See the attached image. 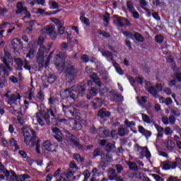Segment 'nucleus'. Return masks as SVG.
<instances>
[{
    "label": "nucleus",
    "instance_id": "nucleus-1",
    "mask_svg": "<svg viewBox=\"0 0 181 181\" xmlns=\"http://www.w3.org/2000/svg\"><path fill=\"white\" fill-rule=\"evenodd\" d=\"M56 114H57V107L56 106H51L49 108L47 109V112L42 113V117L48 127L52 124L50 122V115L52 117V121L55 122V123H53L54 125H56L57 122H59V124H66V122H67L66 119L60 117H62L61 115L56 117Z\"/></svg>",
    "mask_w": 181,
    "mask_h": 181
},
{
    "label": "nucleus",
    "instance_id": "nucleus-2",
    "mask_svg": "<svg viewBox=\"0 0 181 181\" xmlns=\"http://www.w3.org/2000/svg\"><path fill=\"white\" fill-rule=\"evenodd\" d=\"M12 60V55L8 51H4V57L2 59L4 64H0V69L6 74L9 76V71H12V67H11V61Z\"/></svg>",
    "mask_w": 181,
    "mask_h": 181
},
{
    "label": "nucleus",
    "instance_id": "nucleus-3",
    "mask_svg": "<svg viewBox=\"0 0 181 181\" xmlns=\"http://www.w3.org/2000/svg\"><path fill=\"white\" fill-rule=\"evenodd\" d=\"M67 57V54L65 52L62 54H58L54 59V63L57 69H64L66 64V58Z\"/></svg>",
    "mask_w": 181,
    "mask_h": 181
},
{
    "label": "nucleus",
    "instance_id": "nucleus-4",
    "mask_svg": "<svg viewBox=\"0 0 181 181\" xmlns=\"http://www.w3.org/2000/svg\"><path fill=\"white\" fill-rule=\"evenodd\" d=\"M61 97L62 100H73L76 101V90L71 88H66L61 93Z\"/></svg>",
    "mask_w": 181,
    "mask_h": 181
},
{
    "label": "nucleus",
    "instance_id": "nucleus-5",
    "mask_svg": "<svg viewBox=\"0 0 181 181\" xmlns=\"http://www.w3.org/2000/svg\"><path fill=\"white\" fill-rule=\"evenodd\" d=\"M62 111L69 117H78V110L69 105H62Z\"/></svg>",
    "mask_w": 181,
    "mask_h": 181
},
{
    "label": "nucleus",
    "instance_id": "nucleus-6",
    "mask_svg": "<svg viewBox=\"0 0 181 181\" xmlns=\"http://www.w3.org/2000/svg\"><path fill=\"white\" fill-rule=\"evenodd\" d=\"M69 136L67 137L69 141L76 146L78 149V151H84V146H83V144H80V139L78 137L76 136L74 134H70V132L68 133Z\"/></svg>",
    "mask_w": 181,
    "mask_h": 181
},
{
    "label": "nucleus",
    "instance_id": "nucleus-7",
    "mask_svg": "<svg viewBox=\"0 0 181 181\" xmlns=\"http://www.w3.org/2000/svg\"><path fill=\"white\" fill-rule=\"evenodd\" d=\"M113 18H117L113 20V23L117 26H119V28H124V26H125L122 21H127L126 26H129V25H131L129 20L125 19L124 17H119L117 15H115Z\"/></svg>",
    "mask_w": 181,
    "mask_h": 181
},
{
    "label": "nucleus",
    "instance_id": "nucleus-8",
    "mask_svg": "<svg viewBox=\"0 0 181 181\" xmlns=\"http://www.w3.org/2000/svg\"><path fill=\"white\" fill-rule=\"evenodd\" d=\"M87 88V86L84 83H78L74 91L75 94H77L78 97H83L86 95V90Z\"/></svg>",
    "mask_w": 181,
    "mask_h": 181
},
{
    "label": "nucleus",
    "instance_id": "nucleus-9",
    "mask_svg": "<svg viewBox=\"0 0 181 181\" xmlns=\"http://www.w3.org/2000/svg\"><path fill=\"white\" fill-rule=\"evenodd\" d=\"M101 88H98L95 87H92L90 90H89V93L86 94V98L87 100H91L93 97H95L98 93H100V95H104V92H101Z\"/></svg>",
    "mask_w": 181,
    "mask_h": 181
},
{
    "label": "nucleus",
    "instance_id": "nucleus-10",
    "mask_svg": "<svg viewBox=\"0 0 181 181\" xmlns=\"http://www.w3.org/2000/svg\"><path fill=\"white\" fill-rule=\"evenodd\" d=\"M128 179H129L131 181H135V179H140L141 180H143L145 177V175L144 173H141L139 171L137 172H133V173H129L127 174Z\"/></svg>",
    "mask_w": 181,
    "mask_h": 181
},
{
    "label": "nucleus",
    "instance_id": "nucleus-11",
    "mask_svg": "<svg viewBox=\"0 0 181 181\" xmlns=\"http://www.w3.org/2000/svg\"><path fill=\"white\" fill-rule=\"evenodd\" d=\"M97 115L101 119H107L111 117V112L103 107L98 111Z\"/></svg>",
    "mask_w": 181,
    "mask_h": 181
},
{
    "label": "nucleus",
    "instance_id": "nucleus-12",
    "mask_svg": "<svg viewBox=\"0 0 181 181\" xmlns=\"http://www.w3.org/2000/svg\"><path fill=\"white\" fill-rule=\"evenodd\" d=\"M21 98H22V95H21V94L18 93L16 95L15 93H13L6 101V103L8 105H13V104H16V101H18V100H21Z\"/></svg>",
    "mask_w": 181,
    "mask_h": 181
},
{
    "label": "nucleus",
    "instance_id": "nucleus-13",
    "mask_svg": "<svg viewBox=\"0 0 181 181\" xmlns=\"http://www.w3.org/2000/svg\"><path fill=\"white\" fill-rule=\"evenodd\" d=\"M43 146L48 152H57V149L55 148V146L49 141H45Z\"/></svg>",
    "mask_w": 181,
    "mask_h": 181
},
{
    "label": "nucleus",
    "instance_id": "nucleus-14",
    "mask_svg": "<svg viewBox=\"0 0 181 181\" xmlns=\"http://www.w3.org/2000/svg\"><path fill=\"white\" fill-rule=\"evenodd\" d=\"M14 63L17 66V67H16V70L18 71H22V70H23L24 62L22 58H14Z\"/></svg>",
    "mask_w": 181,
    "mask_h": 181
},
{
    "label": "nucleus",
    "instance_id": "nucleus-15",
    "mask_svg": "<svg viewBox=\"0 0 181 181\" xmlns=\"http://www.w3.org/2000/svg\"><path fill=\"white\" fill-rule=\"evenodd\" d=\"M66 77H70L71 78L74 77L76 73V66L71 65V66L66 67L65 70Z\"/></svg>",
    "mask_w": 181,
    "mask_h": 181
},
{
    "label": "nucleus",
    "instance_id": "nucleus-16",
    "mask_svg": "<svg viewBox=\"0 0 181 181\" xmlns=\"http://www.w3.org/2000/svg\"><path fill=\"white\" fill-rule=\"evenodd\" d=\"M51 49H52L51 45H48V49H46V47H44L43 45H40L38 49L37 54H42L43 56H45V53H49Z\"/></svg>",
    "mask_w": 181,
    "mask_h": 181
},
{
    "label": "nucleus",
    "instance_id": "nucleus-17",
    "mask_svg": "<svg viewBox=\"0 0 181 181\" xmlns=\"http://www.w3.org/2000/svg\"><path fill=\"white\" fill-rule=\"evenodd\" d=\"M9 143L11 146L14 147V152H17V151H19V149H21L19 145H18V141L15 140V138H11L9 140Z\"/></svg>",
    "mask_w": 181,
    "mask_h": 181
},
{
    "label": "nucleus",
    "instance_id": "nucleus-18",
    "mask_svg": "<svg viewBox=\"0 0 181 181\" xmlns=\"http://www.w3.org/2000/svg\"><path fill=\"white\" fill-rule=\"evenodd\" d=\"M127 165L129 166V170H134L135 172H138V170H139V168L136 165V163L127 161Z\"/></svg>",
    "mask_w": 181,
    "mask_h": 181
},
{
    "label": "nucleus",
    "instance_id": "nucleus-19",
    "mask_svg": "<svg viewBox=\"0 0 181 181\" xmlns=\"http://www.w3.org/2000/svg\"><path fill=\"white\" fill-rule=\"evenodd\" d=\"M175 146H176V144H175V141H173V140L168 139L167 141L166 148L168 151H170V152H172Z\"/></svg>",
    "mask_w": 181,
    "mask_h": 181
},
{
    "label": "nucleus",
    "instance_id": "nucleus-20",
    "mask_svg": "<svg viewBox=\"0 0 181 181\" xmlns=\"http://www.w3.org/2000/svg\"><path fill=\"white\" fill-rule=\"evenodd\" d=\"M90 78L93 81H88V86H92L94 81L100 80V77H98V74H97V73H92L90 75Z\"/></svg>",
    "mask_w": 181,
    "mask_h": 181
},
{
    "label": "nucleus",
    "instance_id": "nucleus-21",
    "mask_svg": "<svg viewBox=\"0 0 181 181\" xmlns=\"http://www.w3.org/2000/svg\"><path fill=\"white\" fill-rule=\"evenodd\" d=\"M105 151L107 153H111V152H114L115 151V144L112 143H107L105 146Z\"/></svg>",
    "mask_w": 181,
    "mask_h": 181
},
{
    "label": "nucleus",
    "instance_id": "nucleus-22",
    "mask_svg": "<svg viewBox=\"0 0 181 181\" xmlns=\"http://www.w3.org/2000/svg\"><path fill=\"white\" fill-rule=\"evenodd\" d=\"M36 119L39 125L41 127H45V122L43 121V119H42V112H38L36 113Z\"/></svg>",
    "mask_w": 181,
    "mask_h": 181
},
{
    "label": "nucleus",
    "instance_id": "nucleus-23",
    "mask_svg": "<svg viewBox=\"0 0 181 181\" xmlns=\"http://www.w3.org/2000/svg\"><path fill=\"white\" fill-rule=\"evenodd\" d=\"M134 39L136 42H139L140 43H144V42H145V37L138 32L134 33Z\"/></svg>",
    "mask_w": 181,
    "mask_h": 181
},
{
    "label": "nucleus",
    "instance_id": "nucleus-24",
    "mask_svg": "<svg viewBox=\"0 0 181 181\" xmlns=\"http://www.w3.org/2000/svg\"><path fill=\"white\" fill-rule=\"evenodd\" d=\"M8 83V81L6 80V74H4L0 78V88H4V87H6V83Z\"/></svg>",
    "mask_w": 181,
    "mask_h": 181
},
{
    "label": "nucleus",
    "instance_id": "nucleus-25",
    "mask_svg": "<svg viewBox=\"0 0 181 181\" xmlns=\"http://www.w3.org/2000/svg\"><path fill=\"white\" fill-rule=\"evenodd\" d=\"M35 141L34 139H32V135H25L24 136V144L27 145V146H29L30 142L32 145V142Z\"/></svg>",
    "mask_w": 181,
    "mask_h": 181
},
{
    "label": "nucleus",
    "instance_id": "nucleus-26",
    "mask_svg": "<svg viewBox=\"0 0 181 181\" xmlns=\"http://www.w3.org/2000/svg\"><path fill=\"white\" fill-rule=\"evenodd\" d=\"M99 134L100 135H102L103 138H107V136H110V131L103 127L99 128Z\"/></svg>",
    "mask_w": 181,
    "mask_h": 181
},
{
    "label": "nucleus",
    "instance_id": "nucleus-27",
    "mask_svg": "<svg viewBox=\"0 0 181 181\" xmlns=\"http://www.w3.org/2000/svg\"><path fill=\"white\" fill-rule=\"evenodd\" d=\"M32 146H35V150L37 153H40V140L37 139L36 141H32Z\"/></svg>",
    "mask_w": 181,
    "mask_h": 181
},
{
    "label": "nucleus",
    "instance_id": "nucleus-28",
    "mask_svg": "<svg viewBox=\"0 0 181 181\" xmlns=\"http://www.w3.org/2000/svg\"><path fill=\"white\" fill-rule=\"evenodd\" d=\"M57 103H59V99H57V98H54L53 96H51L49 99H48V104H49V108L52 106L54 107L55 104H57Z\"/></svg>",
    "mask_w": 181,
    "mask_h": 181
},
{
    "label": "nucleus",
    "instance_id": "nucleus-29",
    "mask_svg": "<svg viewBox=\"0 0 181 181\" xmlns=\"http://www.w3.org/2000/svg\"><path fill=\"white\" fill-rule=\"evenodd\" d=\"M109 173L113 175L112 176V178L111 177H110V180H113V179H117V177H118V174H117V170H115V168H110Z\"/></svg>",
    "mask_w": 181,
    "mask_h": 181
},
{
    "label": "nucleus",
    "instance_id": "nucleus-30",
    "mask_svg": "<svg viewBox=\"0 0 181 181\" xmlns=\"http://www.w3.org/2000/svg\"><path fill=\"white\" fill-rule=\"evenodd\" d=\"M118 135L120 136H126V135H128V132L125 129L124 127H119L117 129Z\"/></svg>",
    "mask_w": 181,
    "mask_h": 181
},
{
    "label": "nucleus",
    "instance_id": "nucleus-31",
    "mask_svg": "<svg viewBox=\"0 0 181 181\" xmlns=\"http://www.w3.org/2000/svg\"><path fill=\"white\" fill-rule=\"evenodd\" d=\"M56 80H57V76H56V75L49 74V76L47 77V82L49 83V84H53Z\"/></svg>",
    "mask_w": 181,
    "mask_h": 181
},
{
    "label": "nucleus",
    "instance_id": "nucleus-32",
    "mask_svg": "<svg viewBox=\"0 0 181 181\" xmlns=\"http://www.w3.org/2000/svg\"><path fill=\"white\" fill-rule=\"evenodd\" d=\"M81 128H82L81 123L80 122H78L77 120H75L74 122L73 130L74 131H80V129H81Z\"/></svg>",
    "mask_w": 181,
    "mask_h": 181
},
{
    "label": "nucleus",
    "instance_id": "nucleus-33",
    "mask_svg": "<svg viewBox=\"0 0 181 181\" xmlns=\"http://www.w3.org/2000/svg\"><path fill=\"white\" fill-rule=\"evenodd\" d=\"M148 92L149 93V94L153 95L154 97L155 95H158V90H156L155 86H149Z\"/></svg>",
    "mask_w": 181,
    "mask_h": 181
},
{
    "label": "nucleus",
    "instance_id": "nucleus-34",
    "mask_svg": "<svg viewBox=\"0 0 181 181\" xmlns=\"http://www.w3.org/2000/svg\"><path fill=\"white\" fill-rule=\"evenodd\" d=\"M36 59L38 64H43L45 62V55H42V54H37Z\"/></svg>",
    "mask_w": 181,
    "mask_h": 181
},
{
    "label": "nucleus",
    "instance_id": "nucleus-35",
    "mask_svg": "<svg viewBox=\"0 0 181 181\" xmlns=\"http://www.w3.org/2000/svg\"><path fill=\"white\" fill-rule=\"evenodd\" d=\"M112 52L108 50L102 52V56H104L106 59H111V60H112Z\"/></svg>",
    "mask_w": 181,
    "mask_h": 181
},
{
    "label": "nucleus",
    "instance_id": "nucleus-36",
    "mask_svg": "<svg viewBox=\"0 0 181 181\" xmlns=\"http://www.w3.org/2000/svg\"><path fill=\"white\" fill-rule=\"evenodd\" d=\"M163 170H170V161L165 160L163 163Z\"/></svg>",
    "mask_w": 181,
    "mask_h": 181
},
{
    "label": "nucleus",
    "instance_id": "nucleus-37",
    "mask_svg": "<svg viewBox=\"0 0 181 181\" xmlns=\"http://www.w3.org/2000/svg\"><path fill=\"white\" fill-rule=\"evenodd\" d=\"M124 125L127 127V128H131V127H135L136 125V122H135V121H132L130 122L128 119H126L124 121Z\"/></svg>",
    "mask_w": 181,
    "mask_h": 181
},
{
    "label": "nucleus",
    "instance_id": "nucleus-38",
    "mask_svg": "<svg viewBox=\"0 0 181 181\" xmlns=\"http://www.w3.org/2000/svg\"><path fill=\"white\" fill-rule=\"evenodd\" d=\"M74 159H75V160H77V162H80L81 163H83V162H84V158L81 157V156L78 153L74 154Z\"/></svg>",
    "mask_w": 181,
    "mask_h": 181
},
{
    "label": "nucleus",
    "instance_id": "nucleus-39",
    "mask_svg": "<svg viewBox=\"0 0 181 181\" xmlns=\"http://www.w3.org/2000/svg\"><path fill=\"white\" fill-rule=\"evenodd\" d=\"M170 112L171 114V117H175L176 118H179V117H180V112L177 113V110L173 108H170Z\"/></svg>",
    "mask_w": 181,
    "mask_h": 181
},
{
    "label": "nucleus",
    "instance_id": "nucleus-40",
    "mask_svg": "<svg viewBox=\"0 0 181 181\" xmlns=\"http://www.w3.org/2000/svg\"><path fill=\"white\" fill-rule=\"evenodd\" d=\"M98 35H100L103 36V37H111V35L110 34V33H107L106 31H103L100 29H99L98 30Z\"/></svg>",
    "mask_w": 181,
    "mask_h": 181
},
{
    "label": "nucleus",
    "instance_id": "nucleus-41",
    "mask_svg": "<svg viewBox=\"0 0 181 181\" xmlns=\"http://www.w3.org/2000/svg\"><path fill=\"white\" fill-rule=\"evenodd\" d=\"M141 117L144 122H146V124H151V117H149L148 115L142 113Z\"/></svg>",
    "mask_w": 181,
    "mask_h": 181
},
{
    "label": "nucleus",
    "instance_id": "nucleus-42",
    "mask_svg": "<svg viewBox=\"0 0 181 181\" xmlns=\"http://www.w3.org/2000/svg\"><path fill=\"white\" fill-rule=\"evenodd\" d=\"M97 156H103V151L100 148H96L93 151V158H97Z\"/></svg>",
    "mask_w": 181,
    "mask_h": 181
},
{
    "label": "nucleus",
    "instance_id": "nucleus-43",
    "mask_svg": "<svg viewBox=\"0 0 181 181\" xmlns=\"http://www.w3.org/2000/svg\"><path fill=\"white\" fill-rule=\"evenodd\" d=\"M123 35L127 37H129V39H132V40L135 39V34H132V33L129 31H124Z\"/></svg>",
    "mask_w": 181,
    "mask_h": 181
},
{
    "label": "nucleus",
    "instance_id": "nucleus-44",
    "mask_svg": "<svg viewBox=\"0 0 181 181\" xmlns=\"http://www.w3.org/2000/svg\"><path fill=\"white\" fill-rule=\"evenodd\" d=\"M127 5L129 12H134L135 11V7H134V4H132V1H127Z\"/></svg>",
    "mask_w": 181,
    "mask_h": 181
},
{
    "label": "nucleus",
    "instance_id": "nucleus-45",
    "mask_svg": "<svg viewBox=\"0 0 181 181\" xmlns=\"http://www.w3.org/2000/svg\"><path fill=\"white\" fill-rule=\"evenodd\" d=\"M23 68L25 69V70H28V71H30L32 70V66H30V64L29 62V61H28V59H25V62H24V64H23Z\"/></svg>",
    "mask_w": 181,
    "mask_h": 181
},
{
    "label": "nucleus",
    "instance_id": "nucleus-46",
    "mask_svg": "<svg viewBox=\"0 0 181 181\" xmlns=\"http://www.w3.org/2000/svg\"><path fill=\"white\" fill-rule=\"evenodd\" d=\"M37 98L39 99L40 101L42 103L43 102V100H45V94H43V91L40 90L37 94Z\"/></svg>",
    "mask_w": 181,
    "mask_h": 181
},
{
    "label": "nucleus",
    "instance_id": "nucleus-47",
    "mask_svg": "<svg viewBox=\"0 0 181 181\" xmlns=\"http://www.w3.org/2000/svg\"><path fill=\"white\" fill-rule=\"evenodd\" d=\"M164 37H163V35H158L156 36L155 37V40L157 43H163V40H164Z\"/></svg>",
    "mask_w": 181,
    "mask_h": 181
},
{
    "label": "nucleus",
    "instance_id": "nucleus-48",
    "mask_svg": "<svg viewBox=\"0 0 181 181\" xmlns=\"http://www.w3.org/2000/svg\"><path fill=\"white\" fill-rule=\"evenodd\" d=\"M80 20L81 21V22H83V23L86 25V26L90 25V20H88L87 17H84L83 16H81L80 17Z\"/></svg>",
    "mask_w": 181,
    "mask_h": 181
},
{
    "label": "nucleus",
    "instance_id": "nucleus-49",
    "mask_svg": "<svg viewBox=\"0 0 181 181\" xmlns=\"http://www.w3.org/2000/svg\"><path fill=\"white\" fill-rule=\"evenodd\" d=\"M51 21L52 22H54L55 23V25H57V26H58V28L59 26H63V23H62V21L60 20H59V18H52Z\"/></svg>",
    "mask_w": 181,
    "mask_h": 181
},
{
    "label": "nucleus",
    "instance_id": "nucleus-50",
    "mask_svg": "<svg viewBox=\"0 0 181 181\" xmlns=\"http://www.w3.org/2000/svg\"><path fill=\"white\" fill-rule=\"evenodd\" d=\"M110 14L108 12H106L105 14L103 16V21L104 22L107 23V25L110 23Z\"/></svg>",
    "mask_w": 181,
    "mask_h": 181
},
{
    "label": "nucleus",
    "instance_id": "nucleus-51",
    "mask_svg": "<svg viewBox=\"0 0 181 181\" xmlns=\"http://www.w3.org/2000/svg\"><path fill=\"white\" fill-rule=\"evenodd\" d=\"M11 45L13 46V49L14 50V52H18V46L19 45L15 42V39H13V40H11Z\"/></svg>",
    "mask_w": 181,
    "mask_h": 181
},
{
    "label": "nucleus",
    "instance_id": "nucleus-52",
    "mask_svg": "<svg viewBox=\"0 0 181 181\" xmlns=\"http://www.w3.org/2000/svg\"><path fill=\"white\" fill-rule=\"evenodd\" d=\"M152 177L155 179L156 181H165V179L162 178V177H160L159 175L156 174H151Z\"/></svg>",
    "mask_w": 181,
    "mask_h": 181
},
{
    "label": "nucleus",
    "instance_id": "nucleus-53",
    "mask_svg": "<svg viewBox=\"0 0 181 181\" xmlns=\"http://www.w3.org/2000/svg\"><path fill=\"white\" fill-rule=\"evenodd\" d=\"M115 168L117 173H122V170H124V167L121 164H117L115 165Z\"/></svg>",
    "mask_w": 181,
    "mask_h": 181
},
{
    "label": "nucleus",
    "instance_id": "nucleus-54",
    "mask_svg": "<svg viewBox=\"0 0 181 181\" xmlns=\"http://www.w3.org/2000/svg\"><path fill=\"white\" fill-rule=\"evenodd\" d=\"M33 56H35V49H30L28 54L26 55V57L28 59H31V57H33Z\"/></svg>",
    "mask_w": 181,
    "mask_h": 181
},
{
    "label": "nucleus",
    "instance_id": "nucleus-55",
    "mask_svg": "<svg viewBox=\"0 0 181 181\" xmlns=\"http://www.w3.org/2000/svg\"><path fill=\"white\" fill-rule=\"evenodd\" d=\"M115 70L118 74L120 76H122L124 74V71L122 70V68H121L119 66H115Z\"/></svg>",
    "mask_w": 181,
    "mask_h": 181
},
{
    "label": "nucleus",
    "instance_id": "nucleus-56",
    "mask_svg": "<svg viewBox=\"0 0 181 181\" xmlns=\"http://www.w3.org/2000/svg\"><path fill=\"white\" fill-rule=\"evenodd\" d=\"M81 59L84 63H88V62H90V57H88L87 54H83Z\"/></svg>",
    "mask_w": 181,
    "mask_h": 181
},
{
    "label": "nucleus",
    "instance_id": "nucleus-57",
    "mask_svg": "<svg viewBox=\"0 0 181 181\" xmlns=\"http://www.w3.org/2000/svg\"><path fill=\"white\" fill-rule=\"evenodd\" d=\"M28 8L27 7H22L21 8H18L17 11H16V15H19L20 13H22V12H25L27 11Z\"/></svg>",
    "mask_w": 181,
    "mask_h": 181
},
{
    "label": "nucleus",
    "instance_id": "nucleus-58",
    "mask_svg": "<svg viewBox=\"0 0 181 181\" xmlns=\"http://www.w3.org/2000/svg\"><path fill=\"white\" fill-rule=\"evenodd\" d=\"M170 169H176L177 168V162L170 161Z\"/></svg>",
    "mask_w": 181,
    "mask_h": 181
},
{
    "label": "nucleus",
    "instance_id": "nucleus-59",
    "mask_svg": "<svg viewBox=\"0 0 181 181\" xmlns=\"http://www.w3.org/2000/svg\"><path fill=\"white\" fill-rule=\"evenodd\" d=\"M19 155H21V156L22 158H23L24 159L28 158V153H26V151H23V150H20L18 152Z\"/></svg>",
    "mask_w": 181,
    "mask_h": 181
},
{
    "label": "nucleus",
    "instance_id": "nucleus-60",
    "mask_svg": "<svg viewBox=\"0 0 181 181\" xmlns=\"http://www.w3.org/2000/svg\"><path fill=\"white\" fill-rule=\"evenodd\" d=\"M154 127L158 131V132H163V127H162L161 126H159V124H155Z\"/></svg>",
    "mask_w": 181,
    "mask_h": 181
},
{
    "label": "nucleus",
    "instance_id": "nucleus-61",
    "mask_svg": "<svg viewBox=\"0 0 181 181\" xmlns=\"http://www.w3.org/2000/svg\"><path fill=\"white\" fill-rule=\"evenodd\" d=\"M54 138H55V139L58 141V142H63V137L59 134L54 135Z\"/></svg>",
    "mask_w": 181,
    "mask_h": 181
},
{
    "label": "nucleus",
    "instance_id": "nucleus-62",
    "mask_svg": "<svg viewBox=\"0 0 181 181\" xmlns=\"http://www.w3.org/2000/svg\"><path fill=\"white\" fill-rule=\"evenodd\" d=\"M167 181H179V177L170 175L167 180Z\"/></svg>",
    "mask_w": 181,
    "mask_h": 181
},
{
    "label": "nucleus",
    "instance_id": "nucleus-63",
    "mask_svg": "<svg viewBox=\"0 0 181 181\" xmlns=\"http://www.w3.org/2000/svg\"><path fill=\"white\" fill-rule=\"evenodd\" d=\"M152 16L156 19V21H160V16H159V13H158V12L153 13Z\"/></svg>",
    "mask_w": 181,
    "mask_h": 181
},
{
    "label": "nucleus",
    "instance_id": "nucleus-64",
    "mask_svg": "<svg viewBox=\"0 0 181 181\" xmlns=\"http://www.w3.org/2000/svg\"><path fill=\"white\" fill-rule=\"evenodd\" d=\"M164 132L165 135H170L172 134V129L170 127H168L165 129Z\"/></svg>",
    "mask_w": 181,
    "mask_h": 181
}]
</instances>
